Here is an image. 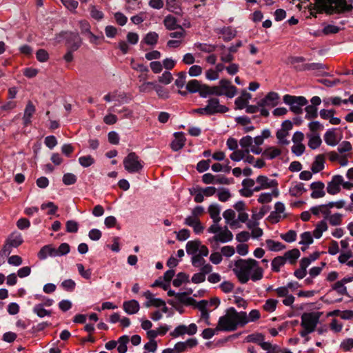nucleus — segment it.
Masks as SVG:
<instances>
[{
	"instance_id": "338daca9",
	"label": "nucleus",
	"mask_w": 353,
	"mask_h": 353,
	"mask_svg": "<svg viewBox=\"0 0 353 353\" xmlns=\"http://www.w3.org/2000/svg\"><path fill=\"white\" fill-rule=\"evenodd\" d=\"M340 31V28L334 25H327L323 29V32L324 34L327 35L330 34H336Z\"/></svg>"
},
{
	"instance_id": "1a4fd4ad",
	"label": "nucleus",
	"mask_w": 353,
	"mask_h": 353,
	"mask_svg": "<svg viewBox=\"0 0 353 353\" xmlns=\"http://www.w3.org/2000/svg\"><path fill=\"white\" fill-rule=\"evenodd\" d=\"M279 94L274 92H270L263 99L258 103L260 107L271 106L274 107L278 104Z\"/></svg>"
},
{
	"instance_id": "f03ea898",
	"label": "nucleus",
	"mask_w": 353,
	"mask_h": 353,
	"mask_svg": "<svg viewBox=\"0 0 353 353\" xmlns=\"http://www.w3.org/2000/svg\"><path fill=\"white\" fill-rule=\"evenodd\" d=\"M314 8L319 13L325 12L328 15L333 14H343L353 10L352 4H348L347 0H314Z\"/></svg>"
},
{
	"instance_id": "8fccbe9b",
	"label": "nucleus",
	"mask_w": 353,
	"mask_h": 353,
	"mask_svg": "<svg viewBox=\"0 0 353 353\" xmlns=\"http://www.w3.org/2000/svg\"><path fill=\"white\" fill-rule=\"evenodd\" d=\"M196 48L203 52L210 53L216 50V46L207 43H199Z\"/></svg>"
},
{
	"instance_id": "79ce46f5",
	"label": "nucleus",
	"mask_w": 353,
	"mask_h": 353,
	"mask_svg": "<svg viewBox=\"0 0 353 353\" xmlns=\"http://www.w3.org/2000/svg\"><path fill=\"white\" fill-rule=\"evenodd\" d=\"M63 183L66 185L74 184L77 181V177L72 173H66L63 176Z\"/></svg>"
},
{
	"instance_id": "2eb2a0df",
	"label": "nucleus",
	"mask_w": 353,
	"mask_h": 353,
	"mask_svg": "<svg viewBox=\"0 0 353 353\" xmlns=\"http://www.w3.org/2000/svg\"><path fill=\"white\" fill-rule=\"evenodd\" d=\"M163 24L166 29L169 30H174L178 28H181V26L177 23L176 18L171 14H168L165 17L163 20Z\"/></svg>"
},
{
	"instance_id": "39448f33",
	"label": "nucleus",
	"mask_w": 353,
	"mask_h": 353,
	"mask_svg": "<svg viewBox=\"0 0 353 353\" xmlns=\"http://www.w3.org/2000/svg\"><path fill=\"white\" fill-rule=\"evenodd\" d=\"M283 102L290 106V110L296 114H300L303 112L302 106L307 104V100L303 96H292L285 94L283 98Z\"/></svg>"
},
{
	"instance_id": "4c0bfd02",
	"label": "nucleus",
	"mask_w": 353,
	"mask_h": 353,
	"mask_svg": "<svg viewBox=\"0 0 353 353\" xmlns=\"http://www.w3.org/2000/svg\"><path fill=\"white\" fill-rule=\"evenodd\" d=\"M79 163L83 168H88L94 163V159L91 155L82 156L79 158Z\"/></svg>"
},
{
	"instance_id": "c85d7f7f",
	"label": "nucleus",
	"mask_w": 353,
	"mask_h": 353,
	"mask_svg": "<svg viewBox=\"0 0 353 353\" xmlns=\"http://www.w3.org/2000/svg\"><path fill=\"white\" fill-rule=\"evenodd\" d=\"M201 83L196 79H192L186 84V90L190 93H196L199 90Z\"/></svg>"
},
{
	"instance_id": "f257e3e1",
	"label": "nucleus",
	"mask_w": 353,
	"mask_h": 353,
	"mask_svg": "<svg viewBox=\"0 0 353 353\" xmlns=\"http://www.w3.org/2000/svg\"><path fill=\"white\" fill-rule=\"evenodd\" d=\"M249 322L245 312H238L234 307H231L227 310L225 315L219 318L216 330L225 332L235 331L238 326H244Z\"/></svg>"
},
{
	"instance_id": "37998d69",
	"label": "nucleus",
	"mask_w": 353,
	"mask_h": 353,
	"mask_svg": "<svg viewBox=\"0 0 353 353\" xmlns=\"http://www.w3.org/2000/svg\"><path fill=\"white\" fill-rule=\"evenodd\" d=\"M301 241L299 244L301 245H311L313 243L314 240L310 232H304L301 234Z\"/></svg>"
},
{
	"instance_id": "393cba45",
	"label": "nucleus",
	"mask_w": 353,
	"mask_h": 353,
	"mask_svg": "<svg viewBox=\"0 0 353 353\" xmlns=\"http://www.w3.org/2000/svg\"><path fill=\"white\" fill-rule=\"evenodd\" d=\"M32 312L39 317L43 318L46 316H51L52 310H46L43 305L37 304L34 306Z\"/></svg>"
},
{
	"instance_id": "f704fd0d",
	"label": "nucleus",
	"mask_w": 353,
	"mask_h": 353,
	"mask_svg": "<svg viewBox=\"0 0 353 353\" xmlns=\"http://www.w3.org/2000/svg\"><path fill=\"white\" fill-rule=\"evenodd\" d=\"M221 32L225 41H230L236 36V31L233 30L230 27L223 28Z\"/></svg>"
},
{
	"instance_id": "864d4df0",
	"label": "nucleus",
	"mask_w": 353,
	"mask_h": 353,
	"mask_svg": "<svg viewBox=\"0 0 353 353\" xmlns=\"http://www.w3.org/2000/svg\"><path fill=\"white\" fill-rule=\"evenodd\" d=\"M253 139L252 137L247 135L242 137L239 141L240 145L245 149H249L252 145Z\"/></svg>"
},
{
	"instance_id": "20e7f679",
	"label": "nucleus",
	"mask_w": 353,
	"mask_h": 353,
	"mask_svg": "<svg viewBox=\"0 0 353 353\" xmlns=\"http://www.w3.org/2000/svg\"><path fill=\"white\" fill-rule=\"evenodd\" d=\"M210 95H225L228 98H233L237 93L236 86L231 84V81L223 79L219 81V86H210Z\"/></svg>"
},
{
	"instance_id": "a211bd4d",
	"label": "nucleus",
	"mask_w": 353,
	"mask_h": 353,
	"mask_svg": "<svg viewBox=\"0 0 353 353\" xmlns=\"http://www.w3.org/2000/svg\"><path fill=\"white\" fill-rule=\"evenodd\" d=\"M201 246V241L199 239L190 241L186 244V252L189 255H195Z\"/></svg>"
},
{
	"instance_id": "a878e982",
	"label": "nucleus",
	"mask_w": 353,
	"mask_h": 353,
	"mask_svg": "<svg viewBox=\"0 0 353 353\" xmlns=\"http://www.w3.org/2000/svg\"><path fill=\"white\" fill-rule=\"evenodd\" d=\"M266 244L270 250L277 252L285 248V245L281 242L275 241L272 239L266 240Z\"/></svg>"
},
{
	"instance_id": "774afa93",
	"label": "nucleus",
	"mask_w": 353,
	"mask_h": 353,
	"mask_svg": "<svg viewBox=\"0 0 353 353\" xmlns=\"http://www.w3.org/2000/svg\"><path fill=\"white\" fill-rule=\"evenodd\" d=\"M341 191V187L330 181L327 183V192L332 195L336 194Z\"/></svg>"
},
{
	"instance_id": "09e8293b",
	"label": "nucleus",
	"mask_w": 353,
	"mask_h": 353,
	"mask_svg": "<svg viewBox=\"0 0 353 353\" xmlns=\"http://www.w3.org/2000/svg\"><path fill=\"white\" fill-rule=\"evenodd\" d=\"M7 241L12 247L17 248L23 242V240L21 236L19 234L16 236H12Z\"/></svg>"
},
{
	"instance_id": "cd10ccee",
	"label": "nucleus",
	"mask_w": 353,
	"mask_h": 353,
	"mask_svg": "<svg viewBox=\"0 0 353 353\" xmlns=\"http://www.w3.org/2000/svg\"><path fill=\"white\" fill-rule=\"evenodd\" d=\"M188 295L187 292H178L176 294V298L177 300L183 304H185L186 305H190L193 303H196V300L194 299L192 297H188L186 298V296Z\"/></svg>"
},
{
	"instance_id": "680f3d73",
	"label": "nucleus",
	"mask_w": 353,
	"mask_h": 353,
	"mask_svg": "<svg viewBox=\"0 0 353 353\" xmlns=\"http://www.w3.org/2000/svg\"><path fill=\"white\" fill-rule=\"evenodd\" d=\"M37 59L40 62H45L49 59L48 52L44 49H39L36 53Z\"/></svg>"
},
{
	"instance_id": "bf43d9fd",
	"label": "nucleus",
	"mask_w": 353,
	"mask_h": 353,
	"mask_svg": "<svg viewBox=\"0 0 353 353\" xmlns=\"http://www.w3.org/2000/svg\"><path fill=\"white\" fill-rule=\"evenodd\" d=\"M329 222L332 225H339L342 221V214L335 213L329 217Z\"/></svg>"
},
{
	"instance_id": "13d9d810",
	"label": "nucleus",
	"mask_w": 353,
	"mask_h": 353,
	"mask_svg": "<svg viewBox=\"0 0 353 353\" xmlns=\"http://www.w3.org/2000/svg\"><path fill=\"white\" fill-rule=\"evenodd\" d=\"M70 251V247L67 243H62L58 249H57V256H63L68 254Z\"/></svg>"
},
{
	"instance_id": "f3484780",
	"label": "nucleus",
	"mask_w": 353,
	"mask_h": 353,
	"mask_svg": "<svg viewBox=\"0 0 353 353\" xmlns=\"http://www.w3.org/2000/svg\"><path fill=\"white\" fill-rule=\"evenodd\" d=\"M335 130L336 128L329 129L324 134V141L328 145L335 146L338 143Z\"/></svg>"
},
{
	"instance_id": "de8ad7c7",
	"label": "nucleus",
	"mask_w": 353,
	"mask_h": 353,
	"mask_svg": "<svg viewBox=\"0 0 353 353\" xmlns=\"http://www.w3.org/2000/svg\"><path fill=\"white\" fill-rule=\"evenodd\" d=\"M186 334V325H180L177 326L172 332L170 333V336L174 338L182 336Z\"/></svg>"
},
{
	"instance_id": "58836bf2",
	"label": "nucleus",
	"mask_w": 353,
	"mask_h": 353,
	"mask_svg": "<svg viewBox=\"0 0 353 353\" xmlns=\"http://www.w3.org/2000/svg\"><path fill=\"white\" fill-rule=\"evenodd\" d=\"M178 79L175 80L174 84L179 88H182L186 83V72L181 71L177 74Z\"/></svg>"
},
{
	"instance_id": "4d7b16f0",
	"label": "nucleus",
	"mask_w": 353,
	"mask_h": 353,
	"mask_svg": "<svg viewBox=\"0 0 353 353\" xmlns=\"http://www.w3.org/2000/svg\"><path fill=\"white\" fill-rule=\"evenodd\" d=\"M66 231L70 233H76L79 229V225L77 222L72 220H69L66 222Z\"/></svg>"
},
{
	"instance_id": "7c9ffc66",
	"label": "nucleus",
	"mask_w": 353,
	"mask_h": 353,
	"mask_svg": "<svg viewBox=\"0 0 353 353\" xmlns=\"http://www.w3.org/2000/svg\"><path fill=\"white\" fill-rule=\"evenodd\" d=\"M306 191L307 189L304 188V184L303 183H299L290 189V194L292 196H299Z\"/></svg>"
},
{
	"instance_id": "603ef678",
	"label": "nucleus",
	"mask_w": 353,
	"mask_h": 353,
	"mask_svg": "<svg viewBox=\"0 0 353 353\" xmlns=\"http://www.w3.org/2000/svg\"><path fill=\"white\" fill-rule=\"evenodd\" d=\"M154 89L157 92L158 96L162 99H168L169 97V92L163 87L154 83Z\"/></svg>"
},
{
	"instance_id": "5701e85b",
	"label": "nucleus",
	"mask_w": 353,
	"mask_h": 353,
	"mask_svg": "<svg viewBox=\"0 0 353 353\" xmlns=\"http://www.w3.org/2000/svg\"><path fill=\"white\" fill-rule=\"evenodd\" d=\"M130 341L128 335H123L118 339L117 343H119L117 350L119 353H125L128 350L127 344Z\"/></svg>"
},
{
	"instance_id": "6e6d98bb",
	"label": "nucleus",
	"mask_w": 353,
	"mask_h": 353,
	"mask_svg": "<svg viewBox=\"0 0 353 353\" xmlns=\"http://www.w3.org/2000/svg\"><path fill=\"white\" fill-rule=\"evenodd\" d=\"M210 160H201L196 165V170L199 172L202 173L208 170L210 168Z\"/></svg>"
},
{
	"instance_id": "052dcab7",
	"label": "nucleus",
	"mask_w": 353,
	"mask_h": 353,
	"mask_svg": "<svg viewBox=\"0 0 353 353\" xmlns=\"http://www.w3.org/2000/svg\"><path fill=\"white\" fill-rule=\"evenodd\" d=\"M220 206L218 204H211L208 208V212L211 218H215L220 214Z\"/></svg>"
},
{
	"instance_id": "412c9836",
	"label": "nucleus",
	"mask_w": 353,
	"mask_h": 353,
	"mask_svg": "<svg viewBox=\"0 0 353 353\" xmlns=\"http://www.w3.org/2000/svg\"><path fill=\"white\" fill-rule=\"evenodd\" d=\"M219 105V99L217 98H211L208 101V105L205 107V108H208V110H206V115H214L216 114V110L217 108V105Z\"/></svg>"
},
{
	"instance_id": "49530a36",
	"label": "nucleus",
	"mask_w": 353,
	"mask_h": 353,
	"mask_svg": "<svg viewBox=\"0 0 353 353\" xmlns=\"http://www.w3.org/2000/svg\"><path fill=\"white\" fill-rule=\"evenodd\" d=\"M46 208H49V211L48 212V214L50 215L55 214L56 212L58 210L57 205H56L53 202H51V201H49L46 203H43L41 205V210H46Z\"/></svg>"
},
{
	"instance_id": "5fc2aeb1",
	"label": "nucleus",
	"mask_w": 353,
	"mask_h": 353,
	"mask_svg": "<svg viewBox=\"0 0 353 353\" xmlns=\"http://www.w3.org/2000/svg\"><path fill=\"white\" fill-rule=\"evenodd\" d=\"M61 286L66 291L72 292L75 288L76 283L72 279H66L61 283Z\"/></svg>"
},
{
	"instance_id": "e433bc0d",
	"label": "nucleus",
	"mask_w": 353,
	"mask_h": 353,
	"mask_svg": "<svg viewBox=\"0 0 353 353\" xmlns=\"http://www.w3.org/2000/svg\"><path fill=\"white\" fill-rule=\"evenodd\" d=\"M277 303L278 301L276 299H269L266 300L263 308L267 312H272L276 310Z\"/></svg>"
},
{
	"instance_id": "a19ab883",
	"label": "nucleus",
	"mask_w": 353,
	"mask_h": 353,
	"mask_svg": "<svg viewBox=\"0 0 353 353\" xmlns=\"http://www.w3.org/2000/svg\"><path fill=\"white\" fill-rule=\"evenodd\" d=\"M265 336L261 333L252 334L246 337L247 342L256 343L259 345V343L264 341Z\"/></svg>"
},
{
	"instance_id": "c756f323",
	"label": "nucleus",
	"mask_w": 353,
	"mask_h": 353,
	"mask_svg": "<svg viewBox=\"0 0 353 353\" xmlns=\"http://www.w3.org/2000/svg\"><path fill=\"white\" fill-rule=\"evenodd\" d=\"M249 152H250L249 149L237 150L233 152L230 154V157L234 161H239L243 159L245 157V154H248Z\"/></svg>"
},
{
	"instance_id": "ddd939ff",
	"label": "nucleus",
	"mask_w": 353,
	"mask_h": 353,
	"mask_svg": "<svg viewBox=\"0 0 353 353\" xmlns=\"http://www.w3.org/2000/svg\"><path fill=\"white\" fill-rule=\"evenodd\" d=\"M124 311L128 314H134L138 312L140 306L137 301L132 299L124 301L123 304Z\"/></svg>"
},
{
	"instance_id": "dca6fc26",
	"label": "nucleus",
	"mask_w": 353,
	"mask_h": 353,
	"mask_svg": "<svg viewBox=\"0 0 353 353\" xmlns=\"http://www.w3.org/2000/svg\"><path fill=\"white\" fill-rule=\"evenodd\" d=\"M325 157L323 154L316 156L315 160L312 165L311 170L314 173H318L324 169Z\"/></svg>"
},
{
	"instance_id": "c03bdc74",
	"label": "nucleus",
	"mask_w": 353,
	"mask_h": 353,
	"mask_svg": "<svg viewBox=\"0 0 353 353\" xmlns=\"http://www.w3.org/2000/svg\"><path fill=\"white\" fill-rule=\"evenodd\" d=\"M252 270L253 273L251 275L250 278L253 281L261 280L263 278V270L261 267L259 266V264L257 265V266L254 267V268Z\"/></svg>"
},
{
	"instance_id": "0eeeda50",
	"label": "nucleus",
	"mask_w": 353,
	"mask_h": 353,
	"mask_svg": "<svg viewBox=\"0 0 353 353\" xmlns=\"http://www.w3.org/2000/svg\"><path fill=\"white\" fill-rule=\"evenodd\" d=\"M321 314V313L319 312L303 313L301 316V327H308L309 329H312V330L314 331L319 322Z\"/></svg>"
},
{
	"instance_id": "6e6552de",
	"label": "nucleus",
	"mask_w": 353,
	"mask_h": 353,
	"mask_svg": "<svg viewBox=\"0 0 353 353\" xmlns=\"http://www.w3.org/2000/svg\"><path fill=\"white\" fill-rule=\"evenodd\" d=\"M64 39H65L68 50L71 51H77L81 45V39L79 34L74 32H63Z\"/></svg>"
},
{
	"instance_id": "a18cd8bd",
	"label": "nucleus",
	"mask_w": 353,
	"mask_h": 353,
	"mask_svg": "<svg viewBox=\"0 0 353 353\" xmlns=\"http://www.w3.org/2000/svg\"><path fill=\"white\" fill-rule=\"evenodd\" d=\"M164 305H165V301L163 300H162L161 299H159V298L150 299V300L148 301L145 303V306L146 307H150V306L160 307Z\"/></svg>"
},
{
	"instance_id": "b1692460",
	"label": "nucleus",
	"mask_w": 353,
	"mask_h": 353,
	"mask_svg": "<svg viewBox=\"0 0 353 353\" xmlns=\"http://www.w3.org/2000/svg\"><path fill=\"white\" fill-rule=\"evenodd\" d=\"M285 263V260L282 256H278L272 261V270L275 272H280L281 267Z\"/></svg>"
},
{
	"instance_id": "e2e57ef3",
	"label": "nucleus",
	"mask_w": 353,
	"mask_h": 353,
	"mask_svg": "<svg viewBox=\"0 0 353 353\" xmlns=\"http://www.w3.org/2000/svg\"><path fill=\"white\" fill-rule=\"evenodd\" d=\"M44 143L48 148L52 150L57 145V140L54 136L50 135L45 138Z\"/></svg>"
},
{
	"instance_id": "aec40b11",
	"label": "nucleus",
	"mask_w": 353,
	"mask_h": 353,
	"mask_svg": "<svg viewBox=\"0 0 353 353\" xmlns=\"http://www.w3.org/2000/svg\"><path fill=\"white\" fill-rule=\"evenodd\" d=\"M328 227L325 221L323 220L319 221L316 228L313 231V235L316 239H320L322 236L323 232L327 230Z\"/></svg>"
},
{
	"instance_id": "69168bd1",
	"label": "nucleus",
	"mask_w": 353,
	"mask_h": 353,
	"mask_svg": "<svg viewBox=\"0 0 353 353\" xmlns=\"http://www.w3.org/2000/svg\"><path fill=\"white\" fill-rule=\"evenodd\" d=\"M35 110L36 109L33 103L31 101H28L26 106L23 116L25 117L32 118L33 114L35 112Z\"/></svg>"
},
{
	"instance_id": "473e14b6",
	"label": "nucleus",
	"mask_w": 353,
	"mask_h": 353,
	"mask_svg": "<svg viewBox=\"0 0 353 353\" xmlns=\"http://www.w3.org/2000/svg\"><path fill=\"white\" fill-rule=\"evenodd\" d=\"M159 39V34L155 32H148L144 37L143 41L150 46L157 44Z\"/></svg>"
},
{
	"instance_id": "c9c22d12",
	"label": "nucleus",
	"mask_w": 353,
	"mask_h": 353,
	"mask_svg": "<svg viewBox=\"0 0 353 353\" xmlns=\"http://www.w3.org/2000/svg\"><path fill=\"white\" fill-rule=\"evenodd\" d=\"M332 289L337 292L340 295L349 296L347 290V288L343 285L341 281L336 282L332 286Z\"/></svg>"
},
{
	"instance_id": "9d476101",
	"label": "nucleus",
	"mask_w": 353,
	"mask_h": 353,
	"mask_svg": "<svg viewBox=\"0 0 353 353\" xmlns=\"http://www.w3.org/2000/svg\"><path fill=\"white\" fill-rule=\"evenodd\" d=\"M55 257L57 256V248L52 245L48 244L43 246L37 254L40 260H45L48 256Z\"/></svg>"
},
{
	"instance_id": "6ab92c4d",
	"label": "nucleus",
	"mask_w": 353,
	"mask_h": 353,
	"mask_svg": "<svg viewBox=\"0 0 353 353\" xmlns=\"http://www.w3.org/2000/svg\"><path fill=\"white\" fill-rule=\"evenodd\" d=\"M189 275L185 272H181L176 274V277L172 281L174 287H180L183 283H189Z\"/></svg>"
},
{
	"instance_id": "0e129e2a",
	"label": "nucleus",
	"mask_w": 353,
	"mask_h": 353,
	"mask_svg": "<svg viewBox=\"0 0 353 353\" xmlns=\"http://www.w3.org/2000/svg\"><path fill=\"white\" fill-rule=\"evenodd\" d=\"M190 236V231L188 229H181L177 232L176 239L180 241H185Z\"/></svg>"
},
{
	"instance_id": "4468645a",
	"label": "nucleus",
	"mask_w": 353,
	"mask_h": 353,
	"mask_svg": "<svg viewBox=\"0 0 353 353\" xmlns=\"http://www.w3.org/2000/svg\"><path fill=\"white\" fill-rule=\"evenodd\" d=\"M301 252L299 249L294 248L292 250H288L285 252L283 256L285 260L289 261L291 265H295L296 263L297 259L300 257Z\"/></svg>"
},
{
	"instance_id": "ea45409f",
	"label": "nucleus",
	"mask_w": 353,
	"mask_h": 353,
	"mask_svg": "<svg viewBox=\"0 0 353 353\" xmlns=\"http://www.w3.org/2000/svg\"><path fill=\"white\" fill-rule=\"evenodd\" d=\"M281 237L283 240L288 243H292L296 239V232L295 230H290L285 234H281Z\"/></svg>"
},
{
	"instance_id": "9b49d317",
	"label": "nucleus",
	"mask_w": 353,
	"mask_h": 353,
	"mask_svg": "<svg viewBox=\"0 0 353 353\" xmlns=\"http://www.w3.org/2000/svg\"><path fill=\"white\" fill-rule=\"evenodd\" d=\"M232 239V233L228 229L227 227H225L224 230H221L219 234L212 236L211 239H210V241L211 242L214 241L216 242L226 243L231 241Z\"/></svg>"
},
{
	"instance_id": "f8f14e48",
	"label": "nucleus",
	"mask_w": 353,
	"mask_h": 353,
	"mask_svg": "<svg viewBox=\"0 0 353 353\" xmlns=\"http://www.w3.org/2000/svg\"><path fill=\"white\" fill-rule=\"evenodd\" d=\"M174 136L175 139L171 143V148L174 151H179L184 146L185 138L182 132H175Z\"/></svg>"
},
{
	"instance_id": "2f4dec72",
	"label": "nucleus",
	"mask_w": 353,
	"mask_h": 353,
	"mask_svg": "<svg viewBox=\"0 0 353 353\" xmlns=\"http://www.w3.org/2000/svg\"><path fill=\"white\" fill-rule=\"evenodd\" d=\"M109 111L117 112L118 114H123V118H131L132 117V111L126 107H123L121 109H117L116 105L110 108Z\"/></svg>"
},
{
	"instance_id": "3c124183",
	"label": "nucleus",
	"mask_w": 353,
	"mask_h": 353,
	"mask_svg": "<svg viewBox=\"0 0 353 353\" xmlns=\"http://www.w3.org/2000/svg\"><path fill=\"white\" fill-rule=\"evenodd\" d=\"M158 80L160 83L167 85L172 82L173 77L169 71H165L161 76L159 77Z\"/></svg>"
},
{
	"instance_id": "4be33fe9",
	"label": "nucleus",
	"mask_w": 353,
	"mask_h": 353,
	"mask_svg": "<svg viewBox=\"0 0 353 353\" xmlns=\"http://www.w3.org/2000/svg\"><path fill=\"white\" fill-rule=\"evenodd\" d=\"M281 154V150L274 147H269L265 149L263 152L262 155L270 159H273Z\"/></svg>"
},
{
	"instance_id": "7ed1b4c3",
	"label": "nucleus",
	"mask_w": 353,
	"mask_h": 353,
	"mask_svg": "<svg viewBox=\"0 0 353 353\" xmlns=\"http://www.w3.org/2000/svg\"><path fill=\"white\" fill-rule=\"evenodd\" d=\"M258 261L253 259H239L234 262L233 272L241 283H246L250 279V274Z\"/></svg>"
},
{
	"instance_id": "bb28decb",
	"label": "nucleus",
	"mask_w": 353,
	"mask_h": 353,
	"mask_svg": "<svg viewBox=\"0 0 353 353\" xmlns=\"http://www.w3.org/2000/svg\"><path fill=\"white\" fill-rule=\"evenodd\" d=\"M307 137H310L309 141H308V146L312 149L315 150L318 148L322 143V140L319 136V134L316 135H309L307 134Z\"/></svg>"
},
{
	"instance_id": "72a5a7b5",
	"label": "nucleus",
	"mask_w": 353,
	"mask_h": 353,
	"mask_svg": "<svg viewBox=\"0 0 353 353\" xmlns=\"http://www.w3.org/2000/svg\"><path fill=\"white\" fill-rule=\"evenodd\" d=\"M305 111L306 112L305 117L306 119H314L318 117V108L314 105H307L305 108Z\"/></svg>"
},
{
	"instance_id": "423d86ee",
	"label": "nucleus",
	"mask_w": 353,
	"mask_h": 353,
	"mask_svg": "<svg viewBox=\"0 0 353 353\" xmlns=\"http://www.w3.org/2000/svg\"><path fill=\"white\" fill-rule=\"evenodd\" d=\"M123 165L129 173L139 172L143 168L138 155L134 152H130L123 159Z\"/></svg>"
}]
</instances>
